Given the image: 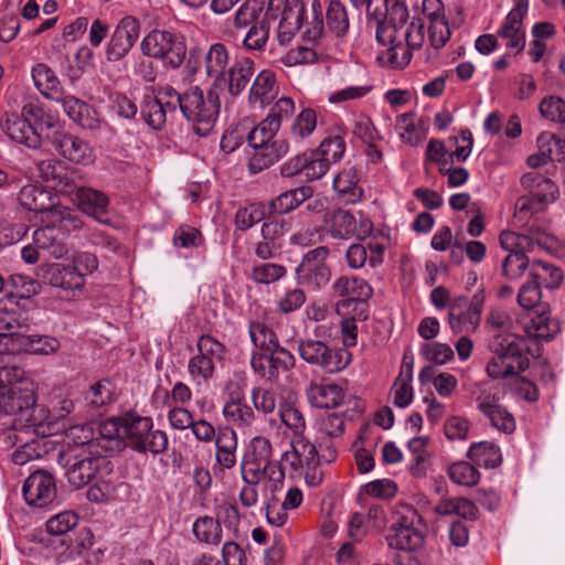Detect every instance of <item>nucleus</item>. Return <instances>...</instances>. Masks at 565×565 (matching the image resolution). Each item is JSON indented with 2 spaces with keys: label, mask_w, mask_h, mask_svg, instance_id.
I'll use <instances>...</instances> for the list:
<instances>
[{
  "label": "nucleus",
  "mask_w": 565,
  "mask_h": 565,
  "mask_svg": "<svg viewBox=\"0 0 565 565\" xmlns=\"http://www.w3.org/2000/svg\"><path fill=\"white\" fill-rule=\"evenodd\" d=\"M279 131L278 122L265 117L248 134L247 141L254 148L248 169L256 174L277 162L289 151V143L285 139H274Z\"/></svg>",
  "instance_id": "f257e3e1"
},
{
  "label": "nucleus",
  "mask_w": 565,
  "mask_h": 565,
  "mask_svg": "<svg viewBox=\"0 0 565 565\" xmlns=\"http://www.w3.org/2000/svg\"><path fill=\"white\" fill-rule=\"evenodd\" d=\"M220 108V96L213 87L206 93L199 86H191L183 92L182 116L200 137H206L213 131Z\"/></svg>",
  "instance_id": "f03ea898"
},
{
  "label": "nucleus",
  "mask_w": 565,
  "mask_h": 565,
  "mask_svg": "<svg viewBox=\"0 0 565 565\" xmlns=\"http://www.w3.org/2000/svg\"><path fill=\"white\" fill-rule=\"evenodd\" d=\"M494 345L493 356L486 367L489 377L508 382L529 367L530 361L523 353L524 340L522 338L512 333L498 335Z\"/></svg>",
  "instance_id": "7ed1b4c3"
},
{
  "label": "nucleus",
  "mask_w": 565,
  "mask_h": 565,
  "mask_svg": "<svg viewBox=\"0 0 565 565\" xmlns=\"http://www.w3.org/2000/svg\"><path fill=\"white\" fill-rule=\"evenodd\" d=\"M476 408L498 431L511 435L516 429L514 415L501 403L499 388L487 383H480L472 392Z\"/></svg>",
  "instance_id": "20e7f679"
},
{
  "label": "nucleus",
  "mask_w": 565,
  "mask_h": 565,
  "mask_svg": "<svg viewBox=\"0 0 565 565\" xmlns=\"http://www.w3.org/2000/svg\"><path fill=\"white\" fill-rule=\"evenodd\" d=\"M297 351L301 360L328 374L343 371L351 362V353L347 349L317 339L300 340Z\"/></svg>",
  "instance_id": "39448f33"
},
{
  "label": "nucleus",
  "mask_w": 565,
  "mask_h": 565,
  "mask_svg": "<svg viewBox=\"0 0 565 565\" xmlns=\"http://www.w3.org/2000/svg\"><path fill=\"white\" fill-rule=\"evenodd\" d=\"M291 449L282 456V461L296 472L303 475L305 481L310 487L319 486L323 480V471L320 466L321 456L317 445L306 436L291 438Z\"/></svg>",
  "instance_id": "423d86ee"
},
{
  "label": "nucleus",
  "mask_w": 565,
  "mask_h": 565,
  "mask_svg": "<svg viewBox=\"0 0 565 565\" xmlns=\"http://www.w3.org/2000/svg\"><path fill=\"white\" fill-rule=\"evenodd\" d=\"M141 52L172 68H178L186 55V46L183 38L169 30L154 29L150 31L140 43Z\"/></svg>",
  "instance_id": "0eeeda50"
},
{
  "label": "nucleus",
  "mask_w": 565,
  "mask_h": 565,
  "mask_svg": "<svg viewBox=\"0 0 565 565\" xmlns=\"http://www.w3.org/2000/svg\"><path fill=\"white\" fill-rule=\"evenodd\" d=\"M81 228V221L70 212L61 213L56 222L47 223L33 233V244L50 256L60 259L67 255L65 243L71 232Z\"/></svg>",
  "instance_id": "6e6552de"
},
{
  "label": "nucleus",
  "mask_w": 565,
  "mask_h": 565,
  "mask_svg": "<svg viewBox=\"0 0 565 565\" xmlns=\"http://www.w3.org/2000/svg\"><path fill=\"white\" fill-rule=\"evenodd\" d=\"M483 302L482 291L476 292L471 299L466 296L455 297L447 315L452 333L475 332L480 326Z\"/></svg>",
  "instance_id": "1a4fd4ad"
},
{
  "label": "nucleus",
  "mask_w": 565,
  "mask_h": 565,
  "mask_svg": "<svg viewBox=\"0 0 565 565\" xmlns=\"http://www.w3.org/2000/svg\"><path fill=\"white\" fill-rule=\"evenodd\" d=\"M328 256L329 249L324 246L307 252L296 268L297 281L311 290L327 286L331 279V270L326 264Z\"/></svg>",
  "instance_id": "9d476101"
},
{
  "label": "nucleus",
  "mask_w": 565,
  "mask_h": 565,
  "mask_svg": "<svg viewBox=\"0 0 565 565\" xmlns=\"http://www.w3.org/2000/svg\"><path fill=\"white\" fill-rule=\"evenodd\" d=\"M295 364V355L281 345L268 351L253 352L250 359L253 371L269 382L278 381L280 374L289 372Z\"/></svg>",
  "instance_id": "9b49d317"
},
{
  "label": "nucleus",
  "mask_w": 565,
  "mask_h": 565,
  "mask_svg": "<svg viewBox=\"0 0 565 565\" xmlns=\"http://www.w3.org/2000/svg\"><path fill=\"white\" fill-rule=\"evenodd\" d=\"M396 26L379 25L375 28V40L383 50L379 52L376 60L383 66L403 68L407 66L413 57V52L398 40Z\"/></svg>",
  "instance_id": "f8f14e48"
},
{
  "label": "nucleus",
  "mask_w": 565,
  "mask_h": 565,
  "mask_svg": "<svg viewBox=\"0 0 565 565\" xmlns=\"http://www.w3.org/2000/svg\"><path fill=\"white\" fill-rule=\"evenodd\" d=\"M106 462L107 459L104 456L94 455L86 448H79L67 459L66 477L68 483L76 489L87 486Z\"/></svg>",
  "instance_id": "ddd939ff"
},
{
  "label": "nucleus",
  "mask_w": 565,
  "mask_h": 565,
  "mask_svg": "<svg viewBox=\"0 0 565 565\" xmlns=\"http://www.w3.org/2000/svg\"><path fill=\"white\" fill-rule=\"evenodd\" d=\"M22 493L29 505L47 507L54 502L57 495L55 478L45 470H36L25 479Z\"/></svg>",
  "instance_id": "4468645a"
},
{
  "label": "nucleus",
  "mask_w": 565,
  "mask_h": 565,
  "mask_svg": "<svg viewBox=\"0 0 565 565\" xmlns=\"http://www.w3.org/2000/svg\"><path fill=\"white\" fill-rule=\"evenodd\" d=\"M139 33L140 23L136 18L131 15L122 18L107 44V60L117 62L124 58L137 42Z\"/></svg>",
  "instance_id": "2eb2a0df"
},
{
  "label": "nucleus",
  "mask_w": 565,
  "mask_h": 565,
  "mask_svg": "<svg viewBox=\"0 0 565 565\" xmlns=\"http://www.w3.org/2000/svg\"><path fill=\"white\" fill-rule=\"evenodd\" d=\"M35 405V393L32 382L21 380L0 392V416L17 415L29 412Z\"/></svg>",
  "instance_id": "dca6fc26"
},
{
  "label": "nucleus",
  "mask_w": 565,
  "mask_h": 565,
  "mask_svg": "<svg viewBox=\"0 0 565 565\" xmlns=\"http://www.w3.org/2000/svg\"><path fill=\"white\" fill-rule=\"evenodd\" d=\"M255 73V63L249 57H238L228 66L223 79L220 78L214 87L226 88L232 97L239 96Z\"/></svg>",
  "instance_id": "f3484780"
},
{
  "label": "nucleus",
  "mask_w": 565,
  "mask_h": 565,
  "mask_svg": "<svg viewBox=\"0 0 565 565\" xmlns=\"http://www.w3.org/2000/svg\"><path fill=\"white\" fill-rule=\"evenodd\" d=\"M1 129L12 141L31 149L41 147V136L28 119L17 113H6L1 119Z\"/></svg>",
  "instance_id": "a211bd4d"
},
{
  "label": "nucleus",
  "mask_w": 565,
  "mask_h": 565,
  "mask_svg": "<svg viewBox=\"0 0 565 565\" xmlns=\"http://www.w3.org/2000/svg\"><path fill=\"white\" fill-rule=\"evenodd\" d=\"M532 235L519 234L511 231H504L500 234L499 241L502 248L509 253H530L534 250V247L550 250L553 248L555 238L551 235H545L533 231V225L530 228Z\"/></svg>",
  "instance_id": "6ab92c4d"
},
{
  "label": "nucleus",
  "mask_w": 565,
  "mask_h": 565,
  "mask_svg": "<svg viewBox=\"0 0 565 565\" xmlns=\"http://www.w3.org/2000/svg\"><path fill=\"white\" fill-rule=\"evenodd\" d=\"M40 177L51 183L58 192L73 193L75 189V172L70 170L61 160L50 158L38 163Z\"/></svg>",
  "instance_id": "aec40b11"
},
{
  "label": "nucleus",
  "mask_w": 565,
  "mask_h": 565,
  "mask_svg": "<svg viewBox=\"0 0 565 565\" xmlns=\"http://www.w3.org/2000/svg\"><path fill=\"white\" fill-rule=\"evenodd\" d=\"M382 3L375 4V8L369 9V25L377 28L402 25L409 18L406 0H381Z\"/></svg>",
  "instance_id": "412c9836"
},
{
  "label": "nucleus",
  "mask_w": 565,
  "mask_h": 565,
  "mask_svg": "<svg viewBox=\"0 0 565 565\" xmlns=\"http://www.w3.org/2000/svg\"><path fill=\"white\" fill-rule=\"evenodd\" d=\"M526 13L524 4L514 6L497 32L498 36L507 41V47L514 49L516 52L523 51L525 46L523 20Z\"/></svg>",
  "instance_id": "4be33fe9"
},
{
  "label": "nucleus",
  "mask_w": 565,
  "mask_h": 565,
  "mask_svg": "<svg viewBox=\"0 0 565 565\" xmlns=\"http://www.w3.org/2000/svg\"><path fill=\"white\" fill-rule=\"evenodd\" d=\"M52 143L64 158L74 163H88L93 160L92 147L74 135L56 130L53 132Z\"/></svg>",
  "instance_id": "5701e85b"
},
{
  "label": "nucleus",
  "mask_w": 565,
  "mask_h": 565,
  "mask_svg": "<svg viewBox=\"0 0 565 565\" xmlns=\"http://www.w3.org/2000/svg\"><path fill=\"white\" fill-rule=\"evenodd\" d=\"M238 441L236 431L231 427H222L217 430L215 440V465L214 471L233 469L237 463Z\"/></svg>",
  "instance_id": "b1692460"
},
{
  "label": "nucleus",
  "mask_w": 565,
  "mask_h": 565,
  "mask_svg": "<svg viewBox=\"0 0 565 565\" xmlns=\"http://www.w3.org/2000/svg\"><path fill=\"white\" fill-rule=\"evenodd\" d=\"M60 104L67 117L82 128L94 131L102 127L96 109L82 99L68 94Z\"/></svg>",
  "instance_id": "393cba45"
},
{
  "label": "nucleus",
  "mask_w": 565,
  "mask_h": 565,
  "mask_svg": "<svg viewBox=\"0 0 565 565\" xmlns=\"http://www.w3.org/2000/svg\"><path fill=\"white\" fill-rule=\"evenodd\" d=\"M34 86L40 94L47 98L61 103L64 94L63 87L55 72L45 63H38L31 70Z\"/></svg>",
  "instance_id": "a878e982"
},
{
  "label": "nucleus",
  "mask_w": 565,
  "mask_h": 565,
  "mask_svg": "<svg viewBox=\"0 0 565 565\" xmlns=\"http://www.w3.org/2000/svg\"><path fill=\"white\" fill-rule=\"evenodd\" d=\"M45 278L53 287L70 291H81L85 286L84 274L73 265L52 264L45 269Z\"/></svg>",
  "instance_id": "bb28decb"
},
{
  "label": "nucleus",
  "mask_w": 565,
  "mask_h": 565,
  "mask_svg": "<svg viewBox=\"0 0 565 565\" xmlns=\"http://www.w3.org/2000/svg\"><path fill=\"white\" fill-rule=\"evenodd\" d=\"M73 193V200L83 213L97 221L107 213L109 199L105 193L92 188H78L76 184Z\"/></svg>",
  "instance_id": "cd10ccee"
},
{
  "label": "nucleus",
  "mask_w": 565,
  "mask_h": 565,
  "mask_svg": "<svg viewBox=\"0 0 565 565\" xmlns=\"http://www.w3.org/2000/svg\"><path fill=\"white\" fill-rule=\"evenodd\" d=\"M306 394L309 403L317 408H335L344 401V392L337 384L310 383Z\"/></svg>",
  "instance_id": "c85d7f7f"
},
{
  "label": "nucleus",
  "mask_w": 565,
  "mask_h": 565,
  "mask_svg": "<svg viewBox=\"0 0 565 565\" xmlns=\"http://www.w3.org/2000/svg\"><path fill=\"white\" fill-rule=\"evenodd\" d=\"M360 178L354 167L347 168L333 179V189L338 198L347 204H354L361 201L363 189L359 184Z\"/></svg>",
  "instance_id": "c756f323"
},
{
  "label": "nucleus",
  "mask_w": 565,
  "mask_h": 565,
  "mask_svg": "<svg viewBox=\"0 0 565 565\" xmlns=\"http://www.w3.org/2000/svg\"><path fill=\"white\" fill-rule=\"evenodd\" d=\"M327 232L334 238L348 239L356 233L354 215L345 210L338 209L324 214Z\"/></svg>",
  "instance_id": "7c9ffc66"
},
{
  "label": "nucleus",
  "mask_w": 565,
  "mask_h": 565,
  "mask_svg": "<svg viewBox=\"0 0 565 565\" xmlns=\"http://www.w3.org/2000/svg\"><path fill=\"white\" fill-rule=\"evenodd\" d=\"M521 184L544 207L556 199L557 185L537 172L525 173L521 179Z\"/></svg>",
  "instance_id": "2f4dec72"
},
{
  "label": "nucleus",
  "mask_w": 565,
  "mask_h": 565,
  "mask_svg": "<svg viewBox=\"0 0 565 565\" xmlns=\"http://www.w3.org/2000/svg\"><path fill=\"white\" fill-rule=\"evenodd\" d=\"M385 540L390 548L416 551L424 544V534L422 527H388Z\"/></svg>",
  "instance_id": "473e14b6"
},
{
  "label": "nucleus",
  "mask_w": 565,
  "mask_h": 565,
  "mask_svg": "<svg viewBox=\"0 0 565 565\" xmlns=\"http://www.w3.org/2000/svg\"><path fill=\"white\" fill-rule=\"evenodd\" d=\"M276 75L269 70H263L257 74L254 82L252 83L248 102L249 104H259L265 106L269 104L276 95Z\"/></svg>",
  "instance_id": "72a5a7b5"
},
{
  "label": "nucleus",
  "mask_w": 565,
  "mask_h": 565,
  "mask_svg": "<svg viewBox=\"0 0 565 565\" xmlns=\"http://www.w3.org/2000/svg\"><path fill=\"white\" fill-rule=\"evenodd\" d=\"M312 195L313 190L308 185L288 190L270 201L269 211L273 214H287L297 209Z\"/></svg>",
  "instance_id": "f704fd0d"
},
{
  "label": "nucleus",
  "mask_w": 565,
  "mask_h": 565,
  "mask_svg": "<svg viewBox=\"0 0 565 565\" xmlns=\"http://www.w3.org/2000/svg\"><path fill=\"white\" fill-rule=\"evenodd\" d=\"M20 204L32 212H52L54 203L50 191L34 184L24 185L19 193Z\"/></svg>",
  "instance_id": "c9c22d12"
},
{
  "label": "nucleus",
  "mask_w": 565,
  "mask_h": 565,
  "mask_svg": "<svg viewBox=\"0 0 565 565\" xmlns=\"http://www.w3.org/2000/svg\"><path fill=\"white\" fill-rule=\"evenodd\" d=\"M333 291L339 297H348L353 300H366L373 289L369 282L356 276H341L333 284Z\"/></svg>",
  "instance_id": "e433bc0d"
},
{
  "label": "nucleus",
  "mask_w": 565,
  "mask_h": 565,
  "mask_svg": "<svg viewBox=\"0 0 565 565\" xmlns=\"http://www.w3.org/2000/svg\"><path fill=\"white\" fill-rule=\"evenodd\" d=\"M467 457L475 465L486 469L497 468L502 462L500 447L487 440L473 443L468 449Z\"/></svg>",
  "instance_id": "4c0bfd02"
},
{
  "label": "nucleus",
  "mask_w": 565,
  "mask_h": 565,
  "mask_svg": "<svg viewBox=\"0 0 565 565\" xmlns=\"http://www.w3.org/2000/svg\"><path fill=\"white\" fill-rule=\"evenodd\" d=\"M230 53L222 43H214L210 46L205 58L204 67L209 77L214 79V85L220 78L223 79L224 73L228 68Z\"/></svg>",
  "instance_id": "58836bf2"
},
{
  "label": "nucleus",
  "mask_w": 565,
  "mask_h": 565,
  "mask_svg": "<svg viewBox=\"0 0 565 565\" xmlns=\"http://www.w3.org/2000/svg\"><path fill=\"white\" fill-rule=\"evenodd\" d=\"M434 511L441 516L456 514L463 519H476L478 514L477 505L462 497L443 499L434 507Z\"/></svg>",
  "instance_id": "ea45409f"
},
{
  "label": "nucleus",
  "mask_w": 565,
  "mask_h": 565,
  "mask_svg": "<svg viewBox=\"0 0 565 565\" xmlns=\"http://www.w3.org/2000/svg\"><path fill=\"white\" fill-rule=\"evenodd\" d=\"M284 6L281 18L301 28L306 14V7L301 0H268L267 13L273 18Z\"/></svg>",
  "instance_id": "a19ab883"
},
{
  "label": "nucleus",
  "mask_w": 565,
  "mask_h": 565,
  "mask_svg": "<svg viewBox=\"0 0 565 565\" xmlns=\"http://www.w3.org/2000/svg\"><path fill=\"white\" fill-rule=\"evenodd\" d=\"M192 532L199 542L207 545H218L223 540L221 523L209 515L198 518L192 525Z\"/></svg>",
  "instance_id": "79ce46f5"
},
{
  "label": "nucleus",
  "mask_w": 565,
  "mask_h": 565,
  "mask_svg": "<svg viewBox=\"0 0 565 565\" xmlns=\"http://www.w3.org/2000/svg\"><path fill=\"white\" fill-rule=\"evenodd\" d=\"M543 278V275L539 270H531L530 271V281L524 284L518 294V302L519 305L526 309L531 310L535 307H542V309L545 308V306L541 305V286L540 279Z\"/></svg>",
  "instance_id": "37998d69"
},
{
  "label": "nucleus",
  "mask_w": 565,
  "mask_h": 565,
  "mask_svg": "<svg viewBox=\"0 0 565 565\" xmlns=\"http://www.w3.org/2000/svg\"><path fill=\"white\" fill-rule=\"evenodd\" d=\"M222 414L230 425L241 429L243 433L250 430L256 422L255 412L246 402L223 407Z\"/></svg>",
  "instance_id": "c03bdc74"
},
{
  "label": "nucleus",
  "mask_w": 565,
  "mask_h": 565,
  "mask_svg": "<svg viewBox=\"0 0 565 565\" xmlns=\"http://www.w3.org/2000/svg\"><path fill=\"white\" fill-rule=\"evenodd\" d=\"M316 127V110L312 108H303L291 122L289 137L296 142H302L313 134Z\"/></svg>",
  "instance_id": "a18cd8bd"
},
{
  "label": "nucleus",
  "mask_w": 565,
  "mask_h": 565,
  "mask_svg": "<svg viewBox=\"0 0 565 565\" xmlns=\"http://www.w3.org/2000/svg\"><path fill=\"white\" fill-rule=\"evenodd\" d=\"M429 444V439L427 437H413L408 441V450L411 451L413 458L409 465V471L414 477H424L426 473L427 463L429 460V454L427 451V446Z\"/></svg>",
  "instance_id": "49530a36"
},
{
  "label": "nucleus",
  "mask_w": 565,
  "mask_h": 565,
  "mask_svg": "<svg viewBox=\"0 0 565 565\" xmlns=\"http://www.w3.org/2000/svg\"><path fill=\"white\" fill-rule=\"evenodd\" d=\"M525 330L530 337L550 341L559 332L561 327L557 320L551 319L542 309L541 313L531 319Z\"/></svg>",
  "instance_id": "de8ad7c7"
},
{
  "label": "nucleus",
  "mask_w": 565,
  "mask_h": 565,
  "mask_svg": "<svg viewBox=\"0 0 565 565\" xmlns=\"http://www.w3.org/2000/svg\"><path fill=\"white\" fill-rule=\"evenodd\" d=\"M140 114L145 122L154 130H160L167 122L166 111L156 95H145Z\"/></svg>",
  "instance_id": "09e8293b"
},
{
  "label": "nucleus",
  "mask_w": 565,
  "mask_h": 565,
  "mask_svg": "<svg viewBox=\"0 0 565 565\" xmlns=\"http://www.w3.org/2000/svg\"><path fill=\"white\" fill-rule=\"evenodd\" d=\"M269 22L263 19L248 29L242 45L248 52H264L269 40Z\"/></svg>",
  "instance_id": "8fccbe9b"
},
{
  "label": "nucleus",
  "mask_w": 565,
  "mask_h": 565,
  "mask_svg": "<svg viewBox=\"0 0 565 565\" xmlns=\"http://www.w3.org/2000/svg\"><path fill=\"white\" fill-rule=\"evenodd\" d=\"M151 429L152 419L150 417H142L135 414L124 416V438L130 441L134 449L135 444L143 439Z\"/></svg>",
  "instance_id": "3c124183"
},
{
  "label": "nucleus",
  "mask_w": 565,
  "mask_h": 565,
  "mask_svg": "<svg viewBox=\"0 0 565 565\" xmlns=\"http://www.w3.org/2000/svg\"><path fill=\"white\" fill-rule=\"evenodd\" d=\"M248 331L250 341L258 349L257 352L268 351L280 345L275 331L264 322L252 321Z\"/></svg>",
  "instance_id": "603ef678"
},
{
  "label": "nucleus",
  "mask_w": 565,
  "mask_h": 565,
  "mask_svg": "<svg viewBox=\"0 0 565 565\" xmlns=\"http://www.w3.org/2000/svg\"><path fill=\"white\" fill-rule=\"evenodd\" d=\"M327 25L335 36H344L350 28L347 9L339 0H333L327 9Z\"/></svg>",
  "instance_id": "864d4df0"
},
{
  "label": "nucleus",
  "mask_w": 565,
  "mask_h": 565,
  "mask_svg": "<svg viewBox=\"0 0 565 565\" xmlns=\"http://www.w3.org/2000/svg\"><path fill=\"white\" fill-rule=\"evenodd\" d=\"M278 413L281 423L292 431L291 438L305 436L306 419L302 412L294 403L280 404Z\"/></svg>",
  "instance_id": "5fc2aeb1"
},
{
  "label": "nucleus",
  "mask_w": 565,
  "mask_h": 565,
  "mask_svg": "<svg viewBox=\"0 0 565 565\" xmlns=\"http://www.w3.org/2000/svg\"><path fill=\"white\" fill-rule=\"evenodd\" d=\"M447 473L454 483L463 487H475L480 480L478 469L467 461L451 463L447 469Z\"/></svg>",
  "instance_id": "6e6d98bb"
},
{
  "label": "nucleus",
  "mask_w": 565,
  "mask_h": 565,
  "mask_svg": "<svg viewBox=\"0 0 565 565\" xmlns=\"http://www.w3.org/2000/svg\"><path fill=\"white\" fill-rule=\"evenodd\" d=\"M114 398V385L107 379L99 380L90 385L85 395L87 404L93 408L104 407L110 404Z\"/></svg>",
  "instance_id": "4d7b16f0"
},
{
  "label": "nucleus",
  "mask_w": 565,
  "mask_h": 565,
  "mask_svg": "<svg viewBox=\"0 0 565 565\" xmlns=\"http://www.w3.org/2000/svg\"><path fill=\"white\" fill-rule=\"evenodd\" d=\"M286 274L287 268L284 265L276 263H262L253 266L249 277L256 284L269 285L284 278Z\"/></svg>",
  "instance_id": "13d9d810"
},
{
  "label": "nucleus",
  "mask_w": 565,
  "mask_h": 565,
  "mask_svg": "<svg viewBox=\"0 0 565 565\" xmlns=\"http://www.w3.org/2000/svg\"><path fill=\"white\" fill-rule=\"evenodd\" d=\"M396 35L399 41L405 43L412 52L419 50L425 40L424 25L419 22H403L402 25L396 23Z\"/></svg>",
  "instance_id": "bf43d9fd"
},
{
  "label": "nucleus",
  "mask_w": 565,
  "mask_h": 565,
  "mask_svg": "<svg viewBox=\"0 0 565 565\" xmlns=\"http://www.w3.org/2000/svg\"><path fill=\"white\" fill-rule=\"evenodd\" d=\"M390 527H422V516L413 505L397 503L393 510L392 524Z\"/></svg>",
  "instance_id": "052dcab7"
},
{
  "label": "nucleus",
  "mask_w": 565,
  "mask_h": 565,
  "mask_svg": "<svg viewBox=\"0 0 565 565\" xmlns=\"http://www.w3.org/2000/svg\"><path fill=\"white\" fill-rule=\"evenodd\" d=\"M64 435L68 446H78L88 450L93 447L94 431L90 425H71L64 428Z\"/></svg>",
  "instance_id": "680f3d73"
},
{
  "label": "nucleus",
  "mask_w": 565,
  "mask_h": 565,
  "mask_svg": "<svg viewBox=\"0 0 565 565\" xmlns=\"http://www.w3.org/2000/svg\"><path fill=\"white\" fill-rule=\"evenodd\" d=\"M198 354L209 359L215 365L223 361L225 347L222 342L209 334H203L196 342Z\"/></svg>",
  "instance_id": "e2e57ef3"
},
{
  "label": "nucleus",
  "mask_w": 565,
  "mask_h": 565,
  "mask_svg": "<svg viewBox=\"0 0 565 565\" xmlns=\"http://www.w3.org/2000/svg\"><path fill=\"white\" fill-rule=\"evenodd\" d=\"M263 10V2L256 0L245 1L234 14V25L236 29H245L258 22L259 13Z\"/></svg>",
  "instance_id": "0e129e2a"
},
{
  "label": "nucleus",
  "mask_w": 565,
  "mask_h": 565,
  "mask_svg": "<svg viewBox=\"0 0 565 565\" xmlns=\"http://www.w3.org/2000/svg\"><path fill=\"white\" fill-rule=\"evenodd\" d=\"M539 111L542 117L553 122H565V100L559 96L550 95L544 97L540 105Z\"/></svg>",
  "instance_id": "69168bd1"
},
{
  "label": "nucleus",
  "mask_w": 565,
  "mask_h": 565,
  "mask_svg": "<svg viewBox=\"0 0 565 565\" xmlns=\"http://www.w3.org/2000/svg\"><path fill=\"white\" fill-rule=\"evenodd\" d=\"M507 386L512 394L515 396L533 403L540 397L537 386L529 379L521 376L520 374L514 375L507 382Z\"/></svg>",
  "instance_id": "338daca9"
},
{
  "label": "nucleus",
  "mask_w": 565,
  "mask_h": 565,
  "mask_svg": "<svg viewBox=\"0 0 565 565\" xmlns=\"http://www.w3.org/2000/svg\"><path fill=\"white\" fill-rule=\"evenodd\" d=\"M540 149H545L550 161L565 160V142L551 132H542L537 138Z\"/></svg>",
  "instance_id": "774afa93"
}]
</instances>
